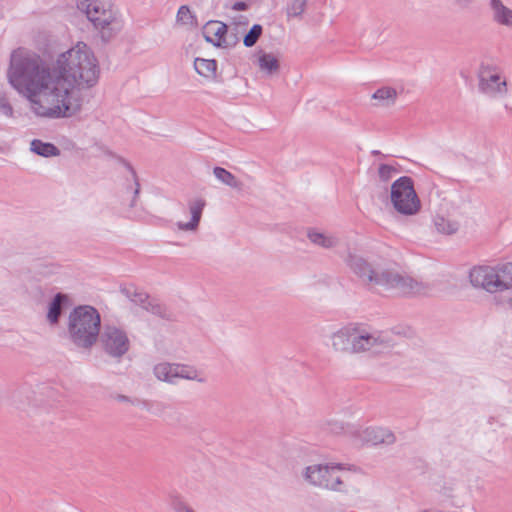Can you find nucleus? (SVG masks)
<instances>
[{"instance_id":"obj_34","label":"nucleus","mask_w":512,"mask_h":512,"mask_svg":"<svg viewBox=\"0 0 512 512\" xmlns=\"http://www.w3.org/2000/svg\"><path fill=\"white\" fill-rule=\"evenodd\" d=\"M233 24L236 26V34H238V32H240V28H243L245 29L246 26L248 25V18L245 17V16H239L237 18L234 19L233 21Z\"/></svg>"},{"instance_id":"obj_14","label":"nucleus","mask_w":512,"mask_h":512,"mask_svg":"<svg viewBox=\"0 0 512 512\" xmlns=\"http://www.w3.org/2000/svg\"><path fill=\"white\" fill-rule=\"evenodd\" d=\"M362 439L372 445L392 444L395 441V436L386 428L368 427L363 431Z\"/></svg>"},{"instance_id":"obj_25","label":"nucleus","mask_w":512,"mask_h":512,"mask_svg":"<svg viewBox=\"0 0 512 512\" xmlns=\"http://www.w3.org/2000/svg\"><path fill=\"white\" fill-rule=\"evenodd\" d=\"M30 149L37 155L43 157L57 156L60 154L59 149L52 143H46L38 139H34L30 144Z\"/></svg>"},{"instance_id":"obj_33","label":"nucleus","mask_w":512,"mask_h":512,"mask_svg":"<svg viewBox=\"0 0 512 512\" xmlns=\"http://www.w3.org/2000/svg\"><path fill=\"white\" fill-rule=\"evenodd\" d=\"M122 292L128 297L130 298L133 302H136V303H141L143 304L146 299H147V295L145 293H142V292H137L136 290H134L133 292H131L130 289H123Z\"/></svg>"},{"instance_id":"obj_31","label":"nucleus","mask_w":512,"mask_h":512,"mask_svg":"<svg viewBox=\"0 0 512 512\" xmlns=\"http://www.w3.org/2000/svg\"><path fill=\"white\" fill-rule=\"evenodd\" d=\"M121 161L125 164V166L128 168V170L131 172V175H132V178H133V181L135 184V188L133 191V199L130 203V207H134L136 205V201H137L138 195L140 193V184L138 182V178H137L136 172L133 169V167L128 162H125L123 159H121Z\"/></svg>"},{"instance_id":"obj_18","label":"nucleus","mask_w":512,"mask_h":512,"mask_svg":"<svg viewBox=\"0 0 512 512\" xmlns=\"http://www.w3.org/2000/svg\"><path fill=\"white\" fill-rule=\"evenodd\" d=\"M176 369L177 363L162 362L154 366L153 372L158 380L174 384L177 379Z\"/></svg>"},{"instance_id":"obj_30","label":"nucleus","mask_w":512,"mask_h":512,"mask_svg":"<svg viewBox=\"0 0 512 512\" xmlns=\"http://www.w3.org/2000/svg\"><path fill=\"white\" fill-rule=\"evenodd\" d=\"M397 169L394 166L381 164L378 168V176L381 181L388 182L397 173Z\"/></svg>"},{"instance_id":"obj_3","label":"nucleus","mask_w":512,"mask_h":512,"mask_svg":"<svg viewBox=\"0 0 512 512\" xmlns=\"http://www.w3.org/2000/svg\"><path fill=\"white\" fill-rule=\"evenodd\" d=\"M469 281L474 288L492 294L496 305L512 307V262L474 266Z\"/></svg>"},{"instance_id":"obj_19","label":"nucleus","mask_w":512,"mask_h":512,"mask_svg":"<svg viewBox=\"0 0 512 512\" xmlns=\"http://www.w3.org/2000/svg\"><path fill=\"white\" fill-rule=\"evenodd\" d=\"M433 224L436 231L443 235L455 234L459 229V222L446 217L441 214H437L433 218Z\"/></svg>"},{"instance_id":"obj_5","label":"nucleus","mask_w":512,"mask_h":512,"mask_svg":"<svg viewBox=\"0 0 512 512\" xmlns=\"http://www.w3.org/2000/svg\"><path fill=\"white\" fill-rule=\"evenodd\" d=\"M77 8L97 29L104 41L110 40L120 29L116 12L100 0H77Z\"/></svg>"},{"instance_id":"obj_24","label":"nucleus","mask_w":512,"mask_h":512,"mask_svg":"<svg viewBox=\"0 0 512 512\" xmlns=\"http://www.w3.org/2000/svg\"><path fill=\"white\" fill-rule=\"evenodd\" d=\"M177 368H178V369H176L177 379L181 378V379L196 381L199 383H204L206 381L203 373L193 366L177 363Z\"/></svg>"},{"instance_id":"obj_10","label":"nucleus","mask_w":512,"mask_h":512,"mask_svg":"<svg viewBox=\"0 0 512 512\" xmlns=\"http://www.w3.org/2000/svg\"><path fill=\"white\" fill-rule=\"evenodd\" d=\"M479 90L490 97L503 96L507 93V82L495 66L482 64L478 72Z\"/></svg>"},{"instance_id":"obj_36","label":"nucleus","mask_w":512,"mask_h":512,"mask_svg":"<svg viewBox=\"0 0 512 512\" xmlns=\"http://www.w3.org/2000/svg\"><path fill=\"white\" fill-rule=\"evenodd\" d=\"M232 9L233 10H236V11H244V10H247L248 9V4L245 3V2H235L233 5H232Z\"/></svg>"},{"instance_id":"obj_28","label":"nucleus","mask_w":512,"mask_h":512,"mask_svg":"<svg viewBox=\"0 0 512 512\" xmlns=\"http://www.w3.org/2000/svg\"><path fill=\"white\" fill-rule=\"evenodd\" d=\"M262 32V26L260 24H254L243 37L244 46L253 47L257 43L260 36L262 35Z\"/></svg>"},{"instance_id":"obj_2","label":"nucleus","mask_w":512,"mask_h":512,"mask_svg":"<svg viewBox=\"0 0 512 512\" xmlns=\"http://www.w3.org/2000/svg\"><path fill=\"white\" fill-rule=\"evenodd\" d=\"M344 262L359 281L369 289L381 288L398 295H412L421 291V284L395 269L384 267L353 251H348Z\"/></svg>"},{"instance_id":"obj_16","label":"nucleus","mask_w":512,"mask_h":512,"mask_svg":"<svg viewBox=\"0 0 512 512\" xmlns=\"http://www.w3.org/2000/svg\"><path fill=\"white\" fill-rule=\"evenodd\" d=\"M307 237L311 243L324 249H332L339 245V239L335 235L317 229H309Z\"/></svg>"},{"instance_id":"obj_32","label":"nucleus","mask_w":512,"mask_h":512,"mask_svg":"<svg viewBox=\"0 0 512 512\" xmlns=\"http://www.w3.org/2000/svg\"><path fill=\"white\" fill-rule=\"evenodd\" d=\"M0 113L9 118L14 115V109L5 96H0Z\"/></svg>"},{"instance_id":"obj_7","label":"nucleus","mask_w":512,"mask_h":512,"mask_svg":"<svg viewBox=\"0 0 512 512\" xmlns=\"http://www.w3.org/2000/svg\"><path fill=\"white\" fill-rule=\"evenodd\" d=\"M390 200L396 212L404 216L416 215L421 209L414 182L408 176H402L392 183Z\"/></svg>"},{"instance_id":"obj_23","label":"nucleus","mask_w":512,"mask_h":512,"mask_svg":"<svg viewBox=\"0 0 512 512\" xmlns=\"http://www.w3.org/2000/svg\"><path fill=\"white\" fill-rule=\"evenodd\" d=\"M194 68L199 75L213 79L216 76L217 62L213 59L196 58Z\"/></svg>"},{"instance_id":"obj_35","label":"nucleus","mask_w":512,"mask_h":512,"mask_svg":"<svg viewBox=\"0 0 512 512\" xmlns=\"http://www.w3.org/2000/svg\"><path fill=\"white\" fill-rule=\"evenodd\" d=\"M452 2L460 8H468L475 2V0H452Z\"/></svg>"},{"instance_id":"obj_38","label":"nucleus","mask_w":512,"mask_h":512,"mask_svg":"<svg viewBox=\"0 0 512 512\" xmlns=\"http://www.w3.org/2000/svg\"><path fill=\"white\" fill-rule=\"evenodd\" d=\"M116 399L120 402H132L130 398L125 395H118Z\"/></svg>"},{"instance_id":"obj_37","label":"nucleus","mask_w":512,"mask_h":512,"mask_svg":"<svg viewBox=\"0 0 512 512\" xmlns=\"http://www.w3.org/2000/svg\"><path fill=\"white\" fill-rule=\"evenodd\" d=\"M330 425H331L330 430H331L332 432H335V433H338V432H340V431H342V430L344 429V427H343V424H342V423H337V422H335V423H331Z\"/></svg>"},{"instance_id":"obj_1","label":"nucleus","mask_w":512,"mask_h":512,"mask_svg":"<svg viewBox=\"0 0 512 512\" xmlns=\"http://www.w3.org/2000/svg\"><path fill=\"white\" fill-rule=\"evenodd\" d=\"M99 76V62L83 42L60 54L52 67L15 50L7 71L9 84L28 100L31 112L48 119L75 115L81 108L76 91L94 87Z\"/></svg>"},{"instance_id":"obj_29","label":"nucleus","mask_w":512,"mask_h":512,"mask_svg":"<svg viewBox=\"0 0 512 512\" xmlns=\"http://www.w3.org/2000/svg\"><path fill=\"white\" fill-rule=\"evenodd\" d=\"M169 504L174 512H195L188 503L178 495H171L169 498Z\"/></svg>"},{"instance_id":"obj_8","label":"nucleus","mask_w":512,"mask_h":512,"mask_svg":"<svg viewBox=\"0 0 512 512\" xmlns=\"http://www.w3.org/2000/svg\"><path fill=\"white\" fill-rule=\"evenodd\" d=\"M391 346L386 335L353 326L352 354H377Z\"/></svg>"},{"instance_id":"obj_12","label":"nucleus","mask_w":512,"mask_h":512,"mask_svg":"<svg viewBox=\"0 0 512 512\" xmlns=\"http://www.w3.org/2000/svg\"><path fill=\"white\" fill-rule=\"evenodd\" d=\"M330 348L338 354H352L353 326H345L333 332L330 337Z\"/></svg>"},{"instance_id":"obj_27","label":"nucleus","mask_w":512,"mask_h":512,"mask_svg":"<svg viewBox=\"0 0 512 512\" xmlns=\"http://www.w3.org/2000/svg\"><path fill=\"white\" fill-rule=\"evenodd\" d=\"M177 22L189 27H194L197 25L195 16L192 14L189 7L185 5L181 6L178 10Z\"/></svg>"},{"instance_id":"obj_9","label":"nucleus","mask_w":512,"mask_h":512,"mask_svg":"<svg viewBox=\"0 0 512 512\" xmlns=\"http://www.w3.org/2000/svg\"><path fill=\"white\" fill-rule=\"evenodd\" d=\"M98 339L104 352L113 358H121L130 349L126 331L114 325H104Z\"/></svg>"},{"instance_id":"obj_11","label":"nucleus","mask_w":512,"mask_h":512,"mask_svg":"<svg viewBox=\"0 0 512 512\" xmlns=\"http://www.w3.org/2000/svg\"><path fill=\"white\" fill-rule=\"evenodd\" d=\"M204 39L216 47L227 48L238 43L239 37L229 30V27L221 21H208L203 29Z\"/></svg>"},{"instance_id":"obj_17","label":"nucleus","mask_w":512,"mask_h":512,"mask_svg":"<svg viewBox=\"0 0 512 512\" xmlns=\"http://www.w3.org/2000/svg\"><path fill=\"white\" fill-rule=\"evenodd\" d=\"M68 302V296L63 293H57L48 306L47 321L51 325L58 324L62 314L63 305Z\"/></svg>"},{"instance_id":"obj_26","label":"nucleus","mask_w":512,"mask_h":512,"mask_svg":"<svg viewBox=\"0 0 512 512\" xmlns=\"http://www.w3.org/2000/svg\"><path fill=\"white\" fill-rule=\"evenodd\" d=\"M307 7V0H291L286 8L288 18L301 17Z\"/></svg>"},{"instance_id":"obj_15","label":"nucleus","mask_w":512,"mask_h":512,"mask_svg":"<svg viewBox=\"0 0 512 512\" xmlns=\"http://www.w3.org/2000/svg\"><path fill=\"white\" fill-rule=\"evenodd\" d=\"M489 7L495 23L505 27H512V9L504 5L501 0H490Z\"/></svg>"},{"instance_id":"obj_21","label":"nucleus","mask_w":512,"mask_h":512,"mask_svg":"<svg viewBox=\"0 0 512 512\" xmlns=\"http://www.w3.org/2000/svg\"><path fill=\"white\" fill-rule=\"evenodd\" d=\"M398 93L396 89L392 87H381L377 89L373 95L372 99L378 101V105L382 107H389L396 102Z\"/></svg>"},{"instance_id":"obj_13","label":"nucleus","mask_w":512,"mask_h":512,"mask_svg":"<svg viewBox=\"0 0 512 512\" xmlns=\"http://www.w3.org/2000/svg\"><path fill=\"white\" fill-rule=\"evenodd\" d=\"M206 202L202 198L193 199L188 202L189 213L191 219L189 222H176V227L179 231L195 232L199 227V223L202 217V213Z\"/></svg>"},{"instance_id":"obj_20","label":"nucleus","mask_w":512,"mask_h":512,"mask_svg":"<svg viewBox=\"0 0 512 512\" xmlns=\"http://www.w3.org/2000/svg\"><path fill=\"white\" fill-rule=\"evenodd\" d=\"M213 174L221 183L236 191L240 192L244 188V183L241 180L222 167H215Z\"/></svg>"},{"instance_id":"obj_39","label":"nucleus","mask_w":512,"mask_h":512,"mask_svg":"<svg viewBox=\"0 0 512 512\" xmlns=\"http://www.w3.org/2000/svg\"><path fill=\"white\" fill-rule=\"evenodd\" d=\"M423 512H428V511H423Z\"/></svg>"},{"instance_id":"obj_6","label":"nucleus","mask_w":512,"mask_h":512,"mask_svg":"<svg viewBox=\"0 0 512 512\" xmlns=\"http://www.w3.org/2000/svg\"><path fill=\"white\" fill-rule=\"evenodd\" d=\"M303 478L310 485L333 490L345 491L347 472L340 464H314L303 471Z\"/></svg>"},{"instance_id":"obj_4","label":"nucleus","mask_w":512,"mask_h":512,"mask_svg":"<svg viewBox=\"0 0 512 512\" xmlns=\"http://www.w3.org/2000/svg\"><path fill=\"white\" fill-rule=\"evenodd\" d=\"M100 327V314L90 305L77 306L68 316V337L78 348L90 349L94 346L99 338Z\"/></svg>"},{"instance_id":"obj_22","label":"nucleus","mask_w":512,"mask_h":512,"mask_svg":"<svg viewBox=\"0 0 512 512\" xmlns=\"http://www.w3.org/2000/svg\"><path fill=\"white\" fill-rule=\"evenodd\" d=\"M259 69L268 76L277 74L280 69L278 59L270 53H261L258 57Z\"/></svg>"}]
</instances>
